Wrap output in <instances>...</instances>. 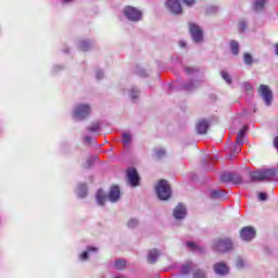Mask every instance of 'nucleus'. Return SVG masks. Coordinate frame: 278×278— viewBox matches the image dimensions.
Listing matches in <instances>:
<instances>
[{
	"instance_id": "ddd939ff",
	"label": "nucleus",
	"mask_w": 278,
	"mask_h": 278,
	"mask_svg": "<svg viewBox=\"0 0 278 278\" xmlns=\"http://www.w3.org/2000/svg\"><path fill=\"white\" fill-rule=\"evenodd\" d=\"M214 270L216 275L225 276L229 273V267L224 262H220L214 265Z\"/></svg>"
},
{
	"instance_id": "f3484780",
	"label": "nucleus",
	"mask_w": 278,
	"mask_h": 278,
	"mask_svg": "<svg viewBox=\"0 0 278 278\" xmlns=\"http://www.w3.org/2000/svg\"><path fill=\"white\" fill-rule=\"evenodd\" d=\"M157 257H160V250H157L155 248L150 250V252L148 254L149 264H155V262H157Z\"/></svg>"
},
{
	"instance_id": "a211bd4d",
	"label": "nucleus",
	"mask_w": 278,
	"mask_h": 278,
	"mask_svg": "<svg viewBox=\"0 0 278 278\" xmlns=\"http://www.w3.org/2000/svg\"><path fill=\"white\" fill-rule=\"evenodd\" d=\"M230 51L232 55H238L240 53V43L236 40H230Z\"/></svg>"
},
{
	"instance_id": "c85d7f7f",
	"label": "nucleus",
	"mask_w": 278,
	"mask_h": 278,
	"mask_svg": "<svg viewBox=\"0 0 278 278\" xmlns=\"http://www.w3.org/2000/svg\"><path fill=\"white\" fill-rule=\"evenodd\" d=\"M220 75L223 79L226 80V84H231V76L229 75V73L223 71L220 72Z\"/></svg>"
},
{
	"instance_id": "f704fd0d",
	"label": "nucleus",
	"mask_w": 278,
	"mask_h": 278,
	"mask_svg": "<svg viewBox=\"0 0 278 278\" xmlns=\"http://www.w3.org/2000/svg\"><path fill=\"white\" fill-rule=\"evenodd\" d=\"M258 199H260V201H266V199H268V194L265 192H260Z\"/></svg>"
},
{
	"instance_id": "c03bdc74",
	"label": "nucleus",
	"mask_w": 278,
	"mask_h": 278,
	"mask_svg": "<svg viewBox=\"0 0 278 278\" xmlns=\"http://www.w3.org/2000/svg\"><path fill=\"white\" fill-rule=\"evenodd\" d=\"M79 197H80L81 199H84V197H86V191L80 192V193H79Z\"/></svg>"
},
{
	"instance_id": "09e8293b",
	"label": "nucleus",
	"mask_w": 278,
	"mask_h": 278,
	"mask_svg": "<svg viewBox=\"0 0 278 278\" xmlns=\"http://www.w3.org/2000/svg\"><path fill=\"white\" fill-rule=\"evenodd\" d=\"M180 47H186V43H180Z\"/></svg>"
},
{
	"instance_id": "1a4fd4ad",
	"label": "nucleus",
	"mask_w": 278,
	"mask_h": 278,
	"mask_svg": "<svg viewBox=\"0 0 278 278\" xmlns=\"http://www.w3.org/2000/svg\"><path fill=\"white\" fill-rule=\"evenodd\" d=\"M220 181L224 184H241L242 182V176L233 173L226 172L222 174Z\"/></svg>"
},
{
	"instance_id": "4c0bfd02",
	"label": "nucleus",
	"mask_w": 278,
	"mask_h": 278,
	"mask_svg": "<svg viewBox=\"0 0 278 278\" xmlns=\"http://www.w3.org/2000/svg\"><path fill=\"white\" fill-rule=\"evenodd\" d=\"M136 225H138V219H130L128 222V227H136Z\"/></svg>"
},
{
	"instance_id": "393cba45",
	"label": "nucleus",
	"mask_w": 278,
	"mask_h": 278,
	"mask_svg": "<svg viewBox=\"0 0 278 278\" xmlns=\"http://www.w3.org/2000/svg\"><path fill=\"white\" fill-rule=\"evenodd\" d=\"M122 142L124 144H129V142H131V134L123 132V135H122Z\"/></svg>"
},
{
	"instance_id": "5701e85b",
	"label": "nucleus",
	"mask_w": 278,
	"mask_h": 278,
	"mask_svg": "<svg viewBox=\"0 0 278 278\" xmlns=\"http://www.w3.org/2000/svg\"><path fill=\"white\" fill-rule=\"evenodd\" d=\"M192 277L193 278H207V275L205 274V271H203V269H195L192 273Z\"/></svg>"
},
{
	"instance_id": "72a5a7b5",
	"label": "nucleus",
	"mask_w": 278,
	"mask_h": 278,
	"mask_svg": "<svg viewBox=\"0 0 278 278\" xmlns=\"http://www.w3.org/2000/svg\"><path fill=\"white\" fill-rule=\"evenodd\" d=\"M185 90H192L194 88V83L190 81L184 85Z\"/></svg>"
},
{
	"instance_id": "39448f33",
	"label": "nucleus",
	"mask_w": 278,
	"mask_h": 278,
	"mask_svg": "<svg viewBox=\"0 0 278 278\" xmlns=\"http://www.w3.org/2000/svg\"><path fill=\"white\" fill-rule=\"evenodd\" d=\"M124 14L128 18V21H134L135 23H138V21L142 18V12L130 5L124 9Z\"/></svg>"
},
{
	"instance_id": "bb28decb",
	"label": "nucleus",
	"mask_w": 278,
	"mask_h": 278,
	"mask_svg": "<svg viewBox=\"0 0 278 278\" xmlns=\"http://www.w3.org/2000/svg\"><path fill=\"white\" fill-rule=\"evenodd\" d=\"M80 51H89L90 50V42L89 41H86V40H83L80 41Z\"/></svg>"
},
{
	"instance_id": "c9c22d12",
	"label": "nucleus",
	"mask_w": 278,
	"mask_h": 278,
	"mask_svg": "<svg viewBox=\"0 0 278 278\" xmlns=\"http://www.w3.org/2000/svg\"><path fill=\"white\" fill-rule=\"evenodd\" d=\"M88 257H89L88 251H85V252H83V253L80 254V260H81L83 262H86V260H88Z\"/></svg>"
},
{
	"instance_id": "f257e3e1",
	"label": "nucleus",
	"mask_w": 278,
	"mask_h": 278,
	"mask_svg": "<svg viewBox=\"0 0 278 278\" xmlns=\"http://www.w3.org/2000/svg\"><path fill=\"white\" fill-rule=\"evenodd\" d=\"M277 177V169H258L250 173L253 184L257 181H273Z\"/></svg>"
},
{
	"instance_id": "de8ad7c7",
	"label": "nucleus",
	"mask_w": 278,
	"mask_h": 278,
	"mask_svg": "<svg viewBox=\"0 0 278 278\" xmlns=\"http://www.w3.org/2000/svg\"><path fill=\"white\" fill-rule=\"evenodd\" d=\"M64 3H70V1H73V0H63Z\"/></svg>"
},
{
	"instance_id": "79ce46f5",
	"label": "nucleus",
	"mask_w": 278,
	"mask_h": 278,
	"mask_svg": "<svg viewBox=\"0 0 278 278\" xmlns=\"http://www.w3.org/2000/svg\"><path fill=\"white\" fill-rule=\"evenodd\" d=\"M274 147L278 149V137L274 138Z\"/></svg>"
},
{
	"instance_id": "6ab92c4d",
	"label": "nucleus",
	"mask_w": 278,
	"mask_h": 278,
	"mask_svg": "<svg viewBox=\"0 0 278 278\" xmlns=\"http://www.w3.org/2000/svg\"><path fill=\"white\" fill-rule=\"evenodd\" d=\"M96 199H97L99 205H105V200L108 199V197L105 195L103 190H99L97 192Z\"/></svg>"
},
{
	"instance_id": "473e14b6",
	"label": "nucleus",
	"mask_w": 278,
	"mask_h": 278,
	"mask_svg": "<svg viewBox=\"0 0 278 278\" xmlns=\"http://www.w3.org/2000/svg\"><path fill=\"white\" fill-rule=\"evenodd\" d=\"M199 70L194 68V67H185V73H187V75H192V73H197Z\"/></svg>"
},
{
	"instance_id": "2f4dec72",
	"label": "nucleus",
	"mask_w": 278,
	"mask_h": 278,
	"mask_svg": "<svg viewBox=\"0 0 278 278\" xmlns=\"http://www.w3.org/2000/svg\"><path fill=\"white\" fill-rule=\"evenodd\" d=\"M239 31H241V34H244L247 31V22H244V20H241L239 22Z\"/></svg>"
},
{
	"instance_id": "412c9836",
	"label": "nucleus",
	"mask_w": 278,
	"mask_h": 278,
	"mask_svg": "<svg viewBox=\"0 0 278 278\" xmlns=\"http://www.w3.org/2000/svg\"><path fill=\"white\" fill-rule=\"evenodd\" d=\"M101 129V124L99 122H93L91 125L88 127V131L91 134H97Z\"/></svg>"
},
{
	"instance_id": "a18cd8bd",
	"label": "nucleus",
	"mask_w": 278,
	"mask_h": 278,
	"mask_svg": "<svg viewBox=\"0 0 278 278\" xmlns=\"http://www.w3.org/2000/svg\"><path fill=\"white\" fill-rule=\"evenodd\" d=\"M276 48V55H278V43L275 45Z\"/></svg>"
},
{
	"instance_id": "4be33fe9",
	"label": "nucleus",
	"mask_w": 278,
	"mask_h": 278,
	"mask_svg": "<svg viewBox=\"0 0 278 278\" xmlns=\"http://www.w3.org/2000/svg\"><path fill=\"white\" fill-rule=\"evenodd\" d=\"M243 62L244 64H247V66H251L253 64V56L251 55V53L245 52L243 54Z\"/></svg>"
},
{
	"instance_id": "49530a36",
	"label": "nucleus",
	"mask_w": 278,
	"mask_h": 278,
	"mask_svg": "<svg viewBox=\"0 0 278 278\" xmlns=\"http://www.w3.org/2000/svg\"><path fill=\"white\" fill-rule=\"evenodd\" d=\"M88 251H97L96 248H88Z\"/></svg>"
},
{
	"instance_id": "4468645a",
	"label": "nucleus",
	"mask_w": 278,
	"mask_h": 278,
	"mask_svg": "<svg viewBox=\"0 0 278 278\" xmlns=\"http://www.w3.org/2000/svg\"><path fill=\"white\" fill-rule=\"evenodd\" d=\"M109 198H110V201H112L113 203H116V201L121 199V188L116 185L111 187Z\"/></svg>"
},
{
	"instance_id": "b1692460",
	"label": "nucleus",
	"mask_w": 278,
	"mask_h": 278,
	"mask_svg": "<svg viewBox=\"0 0 278 278\" xmlns=\"http://www.w3.org/2000/svg\"><path fill=\"white\" fill-rule=\"evenodd\" d=\"M264 5H266V0H255L254 1V10H264Z\"/></svg>"
},
{
	"instance_id": "0eeeda50",
	"label": "nucleus",
	"mask_w": 278,
	"mask_h": 278,
	"mask_svg": "<svg viewBox=\"0 0 278 278\" xmlns=\"http://www.w3.org/2000/svg\"><path fill=\"white\" fill-rule=\"evenodd\" d=\"M189 31L192 36L193 42H202L203 40V30L195 23H189Z\"/></svg>"
},
{
	"instance_id": "9d476101",
	"label": "nucleus",
	"mask_w": 278,
	"mask_h": 278,
	"mask_svg": "<svg viewBox=\"0 0 278 278\" xmlns=\"http://www.w3.org/2000/svg\"><path fill=\"white\" fill-rule=\"evenodd\" d=\"M166 8L172 12V14H184V8L181 7V2L179 0H167Z\"/></svg>"
},
{
	"instance_id": "a878e982",
	"label": "nucleus",
	"mask_w": 278,
	"mask_h": 278,
	"mask_svg": "<svg viewBox=\"0 0 278 278\" xmlns=\"http://www.w3.org/2000/svg\"><path fill=\"white\" fill-rule=\"evenodd\" d=\"M114 266L117 270H123V268H125V266H127V263L123 260H118L115 262Z\"/></svg>"
},
{
	"instance_id": "2eb2a0df",
	"label": "nucleus",
	"mask_w": 278,
	"mask_h": 278,
	"mask_svg": "<svg viewBox=\"0 0 278 278\" xmlns=\"http://www.w3.org/2000/svg\"><path fill=\"white\" fill-rule=\"evenodd\" d=\"M174 217H176L178 220H181V218H186V206L184 204H178L174 211H173Z\"/></svg>"
},
{
	"instance_id": "423d86ee",
	"label": "nucleus",
	"mask_w": 278,
	"mask_h": 278,
	"mask_svg": "<svg viewBox=\"0 0 278 278\" xmlns=\"http://www.w3.org/2000/svg\"><path fill=\"white\" fill-rule=\"evenodd\" d=\"M258 94L264 99L266 105H270L273 103V91L268 85H260L257 88Z\"/></svg>"
},
{
	"instance_id": "dca6fc26",
	"label": "nucleus",
	"mask_w": 278,
	"mask_h": 278,
	"mask_svg": "<svg viewBox=\"0 0 278 278\" xmlns=\"http://www.w3.org/2000/svg\"><path fill=\"white\" fill-rule=\"evenodd\" d=\"M249 131V126L244 125L238 132H237V144H244V136Z\"/></svg>"
},
{
	"instance_id": "6e6552de",
	"label": "nucleus",
	"mask_w": 278,
	"mask_h": 278,
	"mask_svg": "<svg viewBox=\"0 0 278 278\" xmlns=\"http://www.w3.org/2000/svg\"><path fill=\"white\" fill-rule=\"evenodd\" d=\"M257 231L252 226H245L240 230V238L244 242H251L255 238Z\"/></svg>"
},
{
	"instance_id": "c756f323",
	"label": "nucleus",
	"mask_w": 278,
	"mask_h": 278,
	"mask_svg": "<svg viewBox=\"0 0 278 278\" xmlns=\"http://www.w3.org/2000/svg\"><path fill=\"white\" fill-rule=\"evenodd\" d=\"M242 144L238 143L236 141V143L233 146H231V151L232 153H240V151H242V148H241Z\"/></svg>"
},
{
	"instance_id": "a19ab883",
	"label": "nucleus",
	"mask_w": 278,
	"mask_h": 278,
	"mask_svg": "<svg viewBox=\"0 0 278 278\" xmlns=\"http://www.w3.org/2000/svg\"><path fill=\"white\" fill-rule=\"evenodd\" d=\"M130 97L131 99H138V92L132 91Z\"/></svg>"
},
{
	"instance_id": "7ed1b4c3",
	"label": "nucleus",
	"mask_w": 278,
	"mask_h": 278,
	"mask_svg": "<svg viewBox=\"0 0 278 278\" xmlns=\"http://www.w3.org/2000/svg\"><path fill=\"white\" fill-rule=\"evenodd\" d=\"M90 112L92 109L89 104H78L73 110V118L74 121H86L90 116Z\"/></svg>"
},
{
	"instance_id": "f03ea898",
	"label": "nucleus",
	"mask_w": 278,
	"mask_h": 278,
	"mask_svg": "<svg viewBox=\"0 0 278 278\" xmlns=\"http://www.w3.org/2000/svg\"><path fill=\"white\" fill-rule=\"evenodd\" d=\"M155 191H156L157 198L161 201H168V199L173 195L170 185L166 179L159 180V182L155 186Z\"/></svg>"
},
{
	"instance_id": "20e7f679",
	"label": "nucleus",
	"mask_w": 278,
	"mask_h": 278,
	"mask_svg": "<svg viewBox=\"0 0 278 278\" xmlns=\"http://www.w3.org/2000/svg\"><path fill=\"white\" fill-rule=\"evenodd\" d=\"M213 249L214 251H218V253H227V251L233 249V243L229 238L217 239L213 243Z\"/></svg>"
},
{
	"instance_id": "58836bf2",
	"label": "nucleus",
	"mask_w": 278,
	"mask_h": 278,
	"mask_svg": "<svg viewBox=\"0 0 278 278\" xmlns=\"http://www.w3.org/2000/svg\"><path fill=\"white\" fill-rule=\"evenodd\" d=\"M237 267L238 268H243L244 267V262L242 260L237 261Z\"/></svg>"
},
{
	"instance_id": "ea45409f",
	"label": "nucleus",
	"mask_w": 278,
	"mask_h": 278,
	"mask_svg": "<svg viewBox=\"0 0 278 278\" xmlns=\"http://www.w3.org/2000/svg\"><path fill=\"white\" fill-rule=\"evenodd\" d=\"M187 5H194V0H184Z\"/></svg>"
},
{
	"instance_id": "f8f14e48",
	"label": "nucleus",
	"mask_w": 278,
	"mask_h": 278,
	"mask_svg": "<svg viewBox=\"0 0 278 278\" xmlns=\"http://www.w3.org/2000/svg\"><path fill=\"white\" fill-rule=\"evenodd\" d=\"M198 134L205 135L210 129V122L207 119H200L195 126Z\"/></svg>"
},
{
	"instance_id": "aec40b11",
	"label": "nucleus",
	"mask_w": 278,
	"mask_h": 278,
	"mask_svg": "<svg viewBox=\"0 0 278 278\" xmlns=\"http://www.w3.org/2000/svg\"><path fill=\"white\" fill-rule=\"evenodd\" d=\"M225 197H226V193L220 189L213 190L211 192V199H225Z\"/></svg>"
},
{
	"instance_id": "37998d69",
	"label": "nucleus",
	"mask_w": 278,
	"mask_h": 278,
	"mask_svg": "<svg viewBox=\"0 0 278 278\" xmlns=\"http://www.w3.org/2000/svg\"><path fill=\"white\" fill-rule=\"evenodd\" d=\"M244 86H245V89L253 90V87H251V85H249V83H245Z\"/></svg>"
},
{
	"instance_id": "e433bc0d",
	"label": "nucleus",
	"mask_w": 278,
	"mask_h": 278,
	"mask_svg": "<svg viewBox=\"0 0 278 278\" xmlns=\"http://www.w3.org/2000/svg\"><path fill=\"white\" fill-rule=\"evenodd\" d=\"M187 247H189V249H191L192 251H194V249H199V247H197V243L194 242H187Z\"/></svg>"
},
{
	"instance_id": "cd10ccee",
	"label": "nucleus",
	"mask_w": 278,
	"mask_h": 278,
	"mask_svg": "<svg viewBox=\"0 0 278 278\" xmlns=\"http://www.w3.org/2000/svg\"><path fill=\"white\" fill-rule=\"evenodd\" d=\"M154 156L156 160H162V157L166 156V151L163 149L156 150Z\"/></svg>"
},
{
	"instance_id": "7c9ffc66",
	"label": "nucleus",
	"mask_w": 278,
	"mask_h": 278,
	"mask_svg": "<svg viewBox=\"0 0 278 278\" xmlns=\"http://www.w3.org/2000/svg\"><path fill=\"white\" fill-rule=\"evenodd\" d=\"M190 270H192V265L186 264L181 267V273L182 275H188L190 274Z\"/></svg>"
},
{
	"instance_id": "9b49d317",
	"label": "nucleus",
	"mask_w": 278,
	"mask_h": 278,
	"mask_svg": "<svg viewBox=\"0 0 278 278\" xmlns=\"http://www.w3.org/2000/svg\"><path fill=\"white\" fill-rule=\"evenodd\" d=\"M127 179L130 184V186H132L134 188H136V186H139L140 184V176L138 175V170H136V168L130 167L127 169Z\"/></svg>"
}]
</instances>
